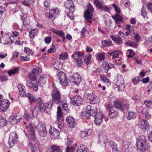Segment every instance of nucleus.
Wrapping results in <instances>:
<instances>
[{
    "mask_svg": "<svg viewBox=\"0 0 152 152\" xmlns=\"http://www.w3.org/2000/svg\"><path fill=\"white\" fill-rule=\"evenodd\" d=\"M136 146L141 151H145L148 147V144L145 136L140 135L137 140Z\"/></svg>",
    "mask_w": 152,
    "mask_h": 152,
    "instance_id": "obj_1",
    "label": "nucleus"
},
{
    "mask_svg": "<svg viewBox=\"0 0 152 152\" xmlns=\"http://www.w3.org/2000/svg\"><path fill=\"white\" fill-rule=\"evenodd\" d=\"M52 86L53 88V91L52 94L53 99L50 101V103L52 105L55 103L58 104L61 101V95L58 89L56 88L53 84L52 85Z\"/></svg>",
    "mask_w": 152,
    "mask_h": 152,
    "instance_id": "obj_2",
    "label": "nucleus"
},
{
    "mask_svg": "<svg viewBox=\"0 0 152 152\" xmlns=\"http://www.w3.org/2000/svg\"><path fill=\"white\" fill-rule=\"evenodd\" d=\"M29 80L27 83V86L29 88H31L35 91H37L38 89V84L39 83L38 81H36V77L33 74L28 75Z\"/></svg>",
    "mask_w": 152,
    "mask_h": 152,
    "instance_id": "obj_3",
    "label": "nucleus"
},
{
    "mask_svg": "<svg viewBox=\"0 0 152 152\" xmlns=\"http://www.w3.org/2000/svg\"><path fill=\"white\" fill-rule=\"evenodd\" d=\"M92 113L93 116L94 117L95 123L97 125H99L102 123V118H103V114L97 109H95L94 110H92L91 112Z\"/></svg>",
    "mask_w": 152,
    "mask_h": 152,
    "instance_id": "obj_4",
    "label": "nucleus"
},
{
    "mask_svg": "<svg viewBox=\"0 0 152 152\" xmlns=\"http://www.w3.org/2000/svg\"><path fill=\"white\" fill-rule=\"evenodd\" d=\"M36 129L40 136L45 137L47 135V132L46 126L42 122L38 123L36 126Z\"/></svg>",
    "mask_w": 152,
    "mask_h": 152,
    "instance_id": "obj_5",
    "label": "nucleus"
},
{
    "mask_svg": "<svg viewBox=\"0 0 152 152\" xmlns=\"http://www.w3.org/2000/svg\"><path fill=\"white\" fill-rule=\"evenodd\" d=\"M94 11V9L93 8L92 5L89 3L88 6V9L84 13V17L86 20L91 23L92 21L90 20L92 18L93 13Z\"/></svg>",
    "mask_w": 152,
    "mask_h": 152,
    "instance_id": "obj_6",
    "label": "nucleus"
},
{
    "mask_svg": "<svg viewBox=\"0 0 152 152\" xmlns=\"http://www.w3.org/2000/svg\"><path fill=\"white\" fill-rule=\"evenodd\" d=\"M56 77L58 79L60 84L63 86H66L68 85V80L65 73L62 71L58 72Z\"/></svg>",
    "mask_w": 152,
    "mask_h": 152,
    "instance_id": "obj_7",
    "label": "nucleus"
},
{
    "mask_svg": "<svg viewBox=\"0 0 152 152\" xmlns=\"http://www.w3.org/2000/svg\"><path fill=\"white\" fill-rule=\"evenodd\" d=\"M69 80L72 85H78L81 81V77L78 73H75L73 74L72 77H70Z\"/></svg>",
    "mask_w": 152,
    "mask_h": 152,
    "instance_id": "obj_8",
    "label": "nucleus"
},
{
    "mask_svg": "<svg viewBox=\"0 0 152 152\" xmlns=\"http://www.w3.org/2000/svg\"><path fill=\"white\" fill-rule=\"evenodd\" d=\"M18 140V136L17 134L14 132H11L9 137L8 143L10 148L16 144Z\"/></svg>",
    "mask_w": 152,
    "mask_h": 152,
    "instance_id": "obj_9",
    "label": "nucleus"
},
{
    "mask_svg": "<svg viewBox=\"0 0 152 152\" xmlns=\"http://www.w3.org/2000/svg\"><path fill=\"white\" fill-rule=\"evenodd\" d=\"M26 128L29 130L28 137L30 139L32 140H34L36 138L34 131V129L36 128L34 124L30 123L29 126H26Z\"/></svg>",
    "mask_w": 152,
    "mask_h": 152,
    "instance_id": "obj_10",
    "label": "nucleus"
},
{
    "mask_svg": "<svg viewBox=\"0 0 152 152\" xmlns=\"http://www.w3.org/2000/svg\"><path fill=\"white\" fill-rule=\"evenodd\" d=\"M10 102L7 99L0 100V110L1 111L5 112L7 109Z\"/></svg>",
    "mask_w": 152,
    "mask_h": 152,
    "instance_id": "obj_11",
    "label": "nucleus"
},
{
    "mask_svg": "<svg viewBox=\"0 0 152 152\" xmlns=\"http://www.w3.org/2000/svg\"><path fill=\"white\" fill-rule=\"evenodd\" d=\"M124 34L121 31L119 32L118 37H115L113 36H111L110 38L116 43L120 45L122 42V40L124 38Z\"/></svg>",
    "mask_w": 152,
    "mask_h": 152,
    "instance_id": "obj_12",
    "label": "nucleus"
},
{
    "mask_svg": "<svg viewBox=\"0 0 152 152\" xmlns=\"http://www.w3.org/2000/svg\"><path fill=\"white\" fill-rule=\"evenodd\" d=\"M71 99L72 104L75 106H79L83 102V98L79 95L75 96Z\"/></svg>",
    "mask_w": 152,
    "mask_h": 152,
    "instance_id": "obj_13",
    "label": "nucleus"
},
{
    "mask_svg": "<svg viewBox=\"0 0 152 152\" xmlns=\"http://www.w3.org/2000/svg\"><path fill=\"white\" fill-rule=\"evenodd\" d=\"M117 88L118 91H122L124 90L125 88L124 85V79L121 75L117 77Z\"/></svg>",
    "mask_w": 152,
    "mask_h": 152,
    "instance_id": "obj_14",
    "label": "nucleus"
},
{
    "mask_svg": "<svg viewBox=\"0 0 152 152\" xmlns=\"http://www.w3.org/2000/svg\"><path fill=\"white\" fill-rule=\"evenodd\" d=\"M49 132L52 138L56 139L59 138L60 132L56 129L52 128L50 129Z\"/></svg>",
    "mask_w": 152,
    "mask_h": 152,
    "instance_id": "obj_15",
    "label": "nucleus"
},
{
    "mask_svg": "<svg viewBox=\"0 0 152 152\" xmlns=\"http://www.w3.org/2000/svg\"><path fill=\"white\" fill-rule=\"evenodd\" d=\"M21 119V116L19 115H15L11 116L9 119V121L13 124L19 122Z\"/></svg>",
    "mask_w": 152,
    "mask_h": 152,
    "instance_id": "obj_16",
    "label": "nucleus"
},
{
    "mask_svg": "<svg viewBox=\"0 0 152 152\" xmlns=\"http://www.w3.org/2000/svg\"><path fill=\"white\" fill-rule=\"evenodd\" d=\"M59 11L57 9H52L49 10V12H46L45 15L48 18H51L54 17L55 16L58 14Z\"/></svg>",
    "mask_w": 152,
    "mask_h": 152,
    "instance_id": "obj_17",
    "label": "nucleus"
},
{
    "mask_svg": "<svg viewBox=\"0 0 152 152\" xmlns=\"http://www.w3.org/2000/svg\"><path fill=\"white\" fill-rule=\"evenodd\" d=\"M102 66L104 72H107L110 69L113 68L114 65L112 64L108 63L107 61H104L102 63Z\"/></svg>",
    "mask_w": 152,
    "mask_h": 152,
    "instance_id": "obj_18",
    "label": "nucleus"
},
{
    "mask_svg": "<svg viewBox=\"0 0 152 152\" xmlns=\"http://www.w3.org/2000/svg\"><path fill=\"white\" fill-rule=\"evenodd\" d=\"M140 129L143 131H145L149 127V125L147 120H143L141 121L139 124Z\"/></svg>",
    "mask_w": 152,
    "mask_h": 152,
    "instance_id": "obj_19",
    "label": "nucleus"
},
{
    "mask_svg": "<svg viewBox=\"0 0 152 152\" xmlns=\"http://www.w3.org/2000/svg\"><path fill=\"white\" fill-rule=\"evenodd\" d=\"M112 18L115 20L116 24L122 23L123 22L122 17L119 14L116 13L114 15L112 16Z\"/></svg>",
    "mask_w": 152,
    "mask_h": 152,
    "instance_id": "obj_20",
    "label": "nucleus"
},
{
    "mask_svg": "<svg viewBox=\"0 0 152 152\" xmlns=\"http://www.w3.org/2000/svg\"><path fill=\"white\" fill-rule=\"evenodd\" d=\"M64 5L69 11H71L72 12L75 11L74 4L72 1L69 0L66 1L64 4Z\"/></svg>",
    "mask_w": 152,
    "mask_h": 152,
    "instance_id": "obj_21",
    "label": "nucleus"
},
{
    "mask_svg": "<svg viewBox=\"0 0 152 152\" xmlns=\"http://www.w3.org/2000/svg\"><path fill=\"white\" fill-rule=\"evenodd\" d=\"M66 120L71 128L75 127V121L73 117L70 116H68L66 118Z\"/></svg>",
    "mask_w": 152,
    "mask_h": 152,
    "instance_id": "obj_22",
    "label": "nucleus"
},
{
    "mask_svg": "<svg viewBox=\"0 0 152 152\" xmlns=\"http://www.w3.org/2000/svg\"><path fill=\"white\" fill-rule=\"evenodd\" d=\"M38 110L41 112L45 111V110L48 108V105L47 103H38L37 104Z\"/></svg>",
    "mask_w": 152,
    "mask_h": 152,
    "instance_id": "obj_23",
    "label": "nucleus"
},
{
    "mask_svg": "<svg viewBox=\"0 0 152 152\" xmlns=\"http://www.w3.org/2000/svg\"><path fill=\"white\" fill-rule=\"evenodd\" d=\"M114 105L115 107L119 109L121 111H123L124 109V104L123 102L120 101L114 102Z\"/></svg>",
    "mask_w": 152,
    "mask_h": 152,
    "instance_id": "obj_24",
    "label": "nucleus"
},
{
    "mask_svg": "<svg viewBox=\"0 0 152 152\" xmlns=\"http://www.w3.org/2000/svg\"><path fill=\"white\" fill-rule=\"evenodd\" d=\"M92 110L90 111H86L82 113L81 115L82 116V118H86L89 119L90 118V116H93L92 113H91V112L92 110Z\"/></svg>",
    "mask_w": 152,
    "mask_h": 152,
    "instance_id": "obj_25",
    "label": "nucleus"
},
{
    "mask_svg": "<svg viewBox=\"0 0 152 152\" xmlns=\"http://www.w3.org/2000/svg\"><path fill=\"white\" fill-rule=\"evenodd\" d=\"M47 152H61L60 147L57 145H53L51 148L48 150Z\"/></svg>",
    "mask_w": 152,
    "mask_h": 152,
    "instance_id": "obj_26",
    "label": "nucleus"
},
{
    "mask_svg": "<svg viewBox=\"0 0 152 152\" xmlns=\"http://www.w3.org/2000/svg\"><path fill=\"white\" fill-rule=\"evenodd\" d=\"M17 87L19 91L20 95L21 96H25L26 94L24 91V86L21 84H19L18 85Z\"/></svg>",
    "mask_w": 152,
    "mask_h": 152,
    "instance_id": "obj_27",
    "label": "nucleus"
},
{
    "mask_svg": "<svg viewBox=\"0 0 152 152\" xmlns=\"http://www.w3.org/2000/svg\"><path fill=\"white\" fill-rule=\"evenodd\" d=\"M99 138L100 139H102L104 142L107 140V134L105 131H102L101 133L99 134Z\"/></svg>",
    "mask_w": 152,
    "mask_h": 152,
    "instance_id": "obj_28",
    "label": "nucleus"
},
{
    "mask_svg": "<svg viewBox=\"0 0 152 152\" xmlns=\"http://www.w3.org/2000/svg\"><path fill=\"white\" fill-rule=\"evenodd\" d=\"M25 96L27 97L29 99V102L32 103V102H35L37 101L36 99L35 96L30 93H27L26 94Z\"/></svg>",
    "mask_w": 152,
    "mask_h": 152,
    "instance_id": "obj_29",
    "label": "nucleus"
},
{
    "mask_svg": "<svg viewBox=\"0 0 152 152\" xmlns=\"http://www.w3.org/2000/svg\"><path fill=\"white\" fill-rule=\"evenodd\" d=\"M63 113L62 111L61 107L60 106H59L57 107V121H60L61 120L62 118V115Z\"/></svg>",
    "mask_w": 152,
    "mask_h": 152,
    "instance_id": "obj_30",
    "label": "nucleus"
},
{
    "mask_svg": "<svg viewBox=\"0 0 152 152\" xmlns=\"http://www.w3.org/2000/svg\"><path fill=\"white\" fill-rule=\"evenodd\" d=\"M88 149L85 145H81L79 147L76 152H88Z\"/></svg>",
    "mask_w": 152,
    "mask_h": 152,
    "instance_id": "obj_31",
    "label": "nucleus"
},
{
    "mask_svg": "<svg viewBox=\"0 0 152 152\" xmlns=\"http://www.w3.org/2000/svg\"><path fill=\"white\" fill-rule=\"evenodd\" d=\"M54 68L57 70L61 69L62 67V63L60 62L56 61L53 64Z\"/></svg>",
    "mask_w": 152,
    "mask_h": 152,
    "instance_id": "obj_32",
    "label": "nucleus"
},
{
    "mask_svg": "<svg viewBox=\"0 0 152 152\" xmlns=\"http://www.w3.org/2000/svg\"><path fill=\"white\" fill-rule=\"evenodd\" d=\"M94 3L98 9H100L103 5L102 2L100 0H94Z\"/></svg>",
    "mask_w": 152,
    "mask_h": 152,
    "instance_id": "obj_33",
    "label": "nucleus"
},
{
    "mask_svg": "<svg viewBox=\"0 0 152 152\" xmlns=\"http://www.w3.org/2000/svg\"><path fill=\"white\" fill-rule=\"evenodd\" d=\"M137 116L136 113L134 112H129L128 113L127 118L128 120H131L135 118Z\"/></svg>",
    "mask_w": 152,
    "mask_h": 152,
    "instance_id": "obj_34",
    "label": "nucleus"
},
{
    "mask_svg": "<svg viewBox=\"0 0 152 152\" xmlns=\"http://www.w3.org/2000/svg\"><path fill=\"white\" fill-rule=\"evenodd\" d=\"M100 79L101 81H103L104 83H109L110 85L111 84L110 82L109 79L104 75H102L100 76Z\"/></svg>",
    "mask_w": 152,
    "mask_h": 152,
    "instance_id": "obj_35",
    "label": "nucleus"
},
{
    "mask_svg": "<svg viewBox=\"0 0 152 152\" xmlns=\"http://www.w3.org/2000/svg\"><path fill=\"white\" fill-rule=\"evenodd\" d=\"M110 146L112 148L113 152H118L119 151L117 148V145L115 143L111 142L110 143Z\"/></svg>",
    "mask_w": 152,
    "mask_h": 152,
    "instance_id": "obj_36",
    "label": "nucleus"
},
{
    "mask_svg": "<svg viewBox=\"0 0 152 152\" xmlns=\"http://www.w3.org/2000/svg\"><path fill=\"white\" fill-rule=\"evenodd\" d=\"M42 69L39 67H37L35 68H34L32 70V73L29 74L28 75H30L31 74H33L35 76L34 74L36 73H40L42 72Z\"/></svg>",
    "mask_w": 152,
    "mask_h": 152,
    "instance_id": "obj_37",
    "label": "nucleus"
},
{
    "mask_svg": "<svg viewBox=\"0 0 152 152\" xmlns=\"http://www.w3.org/2000/svg\"><path fill=\"white\" fill-rule=\"evenodd\" d=\"M124 148L125 151L127 150L130 145V142L127 140H124L123 141Z\"/></svg>",
    "mask_w": 152,
    "mask_h": 152,
    "instance_id": "obj_38",
    "label": "nucleus"
},
{
    "mask_svg": "<svg viewBox=\"0 0 152 152\" xmlns=\"http://www.w3.org/2000/svg\"><path fill=\"white\" fill-rule=\"evenodd\" d=\"M142 113L143 114V116L147 119H148L150 115L147 110L145 109H143L142 110Z\"/></svg>",
    "mask_w": 152,
    "mask_h": 152,
    "instance_id": "obj_39",
    "label": "nucleus"
},
{
    "mask_svg": "<svg viewBox=\"0 0 152 152\" xmlns=\"http://www.w3.org/2000/svg\"><path fill=\"white\" fill-rule=\"evenodd\" d=\"M23 4L27 7H29L33 2V0H24L22 1Z\"/></svg>",
    "mask_w": 152,
    "mask_h": 152,
    "instance_id": "obj_40",
    "label": "nucleus"
},
{
    "mask_svg": "<svg viewBox=\"0 0 152 152\" xmlns=\"http://www.w3.org/2000/svg\"><path fill=\"white\" fill-rule=\"evenodd\" d=\"M68 55L66 52L61 53L59 56V59L61 60H65L67 58Z\"/></svg>",
    "mask_w": 152,
    "mask_h": 152,
    "instance_id": "obj_41",
    "label": "nucleus"
},
{
    "mask_svg": "<svg viewBox=\"0 0 152 152\" xmlns=\"http://www.w3.org/2000/svg\"><path fill=\"white\" fill-rule=\"evenodd\" d=\"M125 44L134 48H136L138 46L137 43L131 41L126 42Z\"/></svg>",
    "mask_w": 152,
    "mask_h": 152,
    "instance_id": "obj_42",
    "label": "nucleus"
},
{
    "mask_svg": "<svg viewBox=\"0 0 152 152\" xmlns=\"http://www.w3.org/2000/svg\"><path fill=\"white\" fill-rule=\"evenodd\" d=\"M29 147L31 152H36L38 149V148L34 144H30Z\"/></svg>",
    "mask_w": 152,
    "mask_h": 152,
    "instance_id": "obj_43",
    "label": "nucleus"
},
{
    "mask_svg": "<svg viewBox=\"0 0 152 152\" xmlns=\"http://www.w3.org/2000/svg\"><path fill=\"white\" fill-rule=\"evenodd\" d=\"M102 45L104 47H108L111 45V42L110 40H104L102 41Z\"/></svg>",
    "mask_w": 152,
    "mask_h": 152,
    "instance_id": "obj_44",
    "label": "nucleus"
},
{
    "mask_svg": "<svg viewBox=\"0 0 152 152\" xmlns=\"http://www.w3.org/2000/svg\"><path fill=\"white\" fill-rule=\"evenodd\" d=\"M91 133L86 131H81L80 132V136L81 137H84L88 135H90Z\"/></svg>",
    "mask_w": 152,
    "mask_h": 152,
    "instance_id": "obj_45",
    "label": "nucleus"
},
{
    "mask_svg": "<svg viewBox=\"0 0 152 152\" xmlns=\"http://www.w3.org/2000/svg\"><path fill=\"white\" fill-rule=\"evenodd\" d=\"M18 70V68H16L13 69L8 71V73L9 75L11 76L12 75H14L17 73Z\"/></svg>",
    "mask_w": 152,
    "mask_h": 152,
    "instance_id": "obj_46",
    "label": "nucleus"
},
{
    "mask_svg": "<svg viewBox=\"0 0 152 152\" xmlns=\"http://www.w3.org/2000/svg\"><path fill=\"white\" fill-rule=\"evenodd\" d=\"M120 54H122V53L121 52L118 51H115L114 52V53L112 55L113 59H115L118 57Z\"/></svg>",
    "mask_w": 152,
    "mask_h": 152,
    "instance_id": "obj_47",
    "label": "nucleus"
},
{
    "mask_svg": "<svg viewBox=\"0 0 152 152\" xmlns=\"http://www.w3.org/2000/svg\"><path fill=\"white\" fill-rule=\"evenodd\" d=\"M59 104L60 106H62L64 110L66 111L68 110L67 104L66 102H63L61 101Z\"/></svg>",
    "mask_w": 152,
    "mask_h": 152,
    "instance_id": "obj_48",
    "label": "nucleus"
},
{
    "mask_svg": "<svg viewBox=\"0 0 152 152\" xmlns=\"http://www.w3.org/2000/svg\"><path fill=\"white\" fill-rule=\"evenodd\" d=\"M75 151V147L73 146H66V152H74Z\"/></svg>",
    "mask_w": 152,
    "mask_h": 152,
    "instance_id": "obj_49",
    "label": "nucleus"
},
{
    "mask_svg": "<svg viewBox=\"0 0 152 152\" xmlns=\"http://www.w3.org/2000/svg\"><path fill=\"white\" fill-rule=\"evenodd\" d=\"M24 50L26 53L27 55L29 56L32 55L33 53V51L25 47L24 48Z\"/></svg>",
    "mask_w": 152,
    "mask_h": 152,
    "instance_id": "obj_50",
    "label": "nucleus"
},
{
    "mask_svg": "<svg viewBox=\"0 0 152 152\" xmlns=\"http://www.w3.org/2000/svg\"><path fill=\"white\" fill-rule=\"evenodd\" d=\"M7 124V121L3 117L0 119V126L2 127L4 126Z\"/></svg>",
    "mask_w": 152,
    "mask_h": 152,
    "instance_id": "obj_51",
    "label": "nucleus"
},
{
    "mask_svg": "<svg viewBox=\"0 0 152 152\" xmlns=\"http://www.w3.org/2000/svg\"><path fill=\"white\" fill-rule=\"evenodd\" d=\"M76 65L79 67L80 66L83 64V61L80 58H75Z\"/></svg>",
    "mask_w": 152,
    "mask_h": 152,
    "instance_id": "obj_52",
    "label": "nucleus"
},
{
    "mask_svg": "<svg viewBox=\"0 0 152 152\" xmlns=\"http://www.w3.org/2000/svg\"><path fill=\"white\" fill-rule=\"evenodd\" d=\"M91 55L90 54H88L85 56V58L84 59V61L86 62V64L88 65L89 63V62L91 59Z\"/></svg>",
    "mask_w": 152,
    "mask_h": 152,
    "instance_id": "obj_53",
    "label": "nucleus"
},
{
    "mask_svg": "<svg viewBox=\"0 0 152 152\" xmlns=\"http://www.w3.org/2000/svg\"><path fill=\"white\" fill-rule=\"evenodd\" d=\"M54 33L57 34L60 37H62L64 34V33L61 31L58 30H54L53 31Z\"/></svg>",
    "mask_w": 152,
    "mask_h": 152,
    "instance_id": "obj_54",
    "label": "nucleus"
},
{
    "mask_svg": "<svg viewBox=\"0 0 152 152\" xmlns=\"http://www.w3.org/2000/svg\"><path fill=\"white\" fill-rule=\"evenodd\" d=\"M144 104L148 107H150L152 105V100H145L144 102Z\"/></svg>",
    "mask_w": 152,
    "mask_h": 152,
    "instance_id": "obj_55",
    "label": "nucleus"
},
{
    "mask_svg": "<svg viewBox=\"0 0 152 152\" xmlns=\"http://www.w3.org/2000/svg\"><path fill=\"white\" fill-rule=\"evenodd\" d=\"M50 1L49 0H47L44 2V9L45 10H47L49 8L50 6Z\"/></svg>",
    "mask_w": 152,
    "mask_h": 152,
    "instance_id": "obj_56",
    "label": "nucleus"
},
{
    "mask_svg": "<svg viewBox=\"0 0 152 152\" xmlns=\"http://www.w3.org/2000/svg\"><path fill=\"white\" fill-rule=\"evenodd\" d=\"M140 77H137L132 79V82L134 85H136L141 80H140Z\"/></svg>",
    "mask_w": 152,
    "mask_h": 152,
    "instance_id": "obj_57",
    "label": "nucleus"
},
{
    "mask_svg": "<svg viewBox=\"0 0 152 152\" xmlns=\"http://www.w3.org/2000/svg\"><path fill=\"white\" fill-rule=\"evenodd\" d=\"M99 102L98 97L96 95H94V97L92 100H91V103L92 104H95Z\"/></svg>",
    "mask_w": 152,
    "mask_h": 152,
    "instance_id": "obj_58",
    "label": "nucleus"
},
{
    "mask_svg": "<svg viewBox=\"0 0 152 152\" xmlns=\"http://www.w3.org/2000/svg\"><path fill=\"white\" fill-rule=\"evenodd\" d=\"M141 12L142 15L145 18L147 16L146 11L144 7H142V8Z\"/></svg>",
    "mask_w": 152,
    "mask_h": 152,
    "instance_id": "obj_59",
    "label": "nucleus"
},
{
    "mask_svg": "<svg viewBox=\"0 0 152 152\" xmlns=\"http://www.w3.org/2000/svg\"><path fill=\"white\" fill-rule=\"evenodd\" d=\"M110 9V7L105 5H102L100 10H104L106 12H107L109 11Z\"/></svg>",
    "mask_w": 152,
    "mask_h": 152,
    "instance_id": "obj_60",
    "label": "nucleus"
},
{
    "mask_svg": "<svg viewBox=\"0 0 152 152\" xmlns=\"http://www.w3.org/2000/svg\"><path fill=\"white\" fill-rule=\"evenodd\" d=\"M38 30L36 29H33L29 32V35L31 38H33L35 34V31H37Z\"/></svg>",
    "mask_w": 152,
    "mask_h": 152,
    "instance_id": "obj_61",
    "label": "nucleus"
},
{
    "mask_svg": "<svg viewBox=\"0 0 152 152\" xmlns=\"http://www.w3.org/2000/svg\"><path fill=\"white\" fill-rule=\"evenodd\" d=\"M105 58V55L104 53H101L99 54L97 58L98 60H103Z\"/></svg>",
    "mask_w": 152,
    "mask_h": 152,
    "instance_id": "obj_62",
    "label": "nucleus"
},
{
    "mask_svg": "<svg viewBox=\"0 0 152 152\" xmlns=\"http://www.w3.org/2000/svg\"><path fill=\"white\" fill-rule=\"evenodd\" d=\"M108 107L109 109L108 114H111L112 112L114 113L115 112H117L115 110L113 107L112 106H110L109 104H108V107L107 108V109H108Z\"/></svg>",
    "mask_w": 152,
    "mask_h": 152,
    "instance_id": "obj_63",
    "label": "nucleus"
},
{
    "mask_svg": "<svg viewBox=\"0 0 152 152\" xmlns=\"http://www.w3.org/2000/svg\"><path fill=\"white\" fill-rule=\"evenodd\" d=\"M147 7L148 11L152 14V3H148L147 4Z\"/></svg>",
    "mask_w": 152,
    "mask_h": 152,
    "instance_id": "obj_64",
    "label": "nucleus"
}]
</instances>
